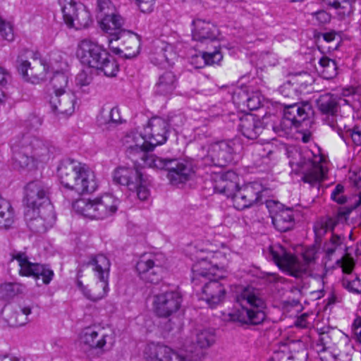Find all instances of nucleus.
Returning a JSON list of instances; mask_svg holds the SVG:
<instances>
[{
	"label": "nucleus",
	"instance_id": "obj_35",
	"mask_svg": "<svg viewBox=\"0 0 361 361\" xmlns=\"http://www.w3.org/2000/svg\"><path fill=\"white\" fill-rule=\"evenodd\" d=\"M176 59L177 54L173 47L164 42H161V44L157 47L156 51L152 54L150 58L153 63L163 66H165L166 64L172 66Z\"/></svg>",
	"mask_w": 361,
	"mask_h": 361
},
{
	"label": "nucleus",
	"instance_id": "obj_8",
	"mask_svg": "<svg viewBox=\"0 0 361 361\" xmlns=\"http://www.w3.org/2000/svg\"><path fill=\"white\" fill-rule=\"evenodd\" d=\"M269 254L281 269L292 276L299 278L307 272L308 265L314 262L317 252L314 247L307 248L302 254L305 264L300 262L294 255L279 245L270 246Z\"/></svg>",
	"mask_w": 361,
	"mask_h": 361
},
{
	"label": "nucleus",
	"instance_id": "obj_9",
	"mask_svg": "<svg viewBox=\"0 0 361 361\" xmlns=\"http://www.w3.org/2000/svg\"><path fill=\"white\" fill-rule=\"evenodd\" d=\"M80 345L90 360L99 358L111 350L115 339L113 334H108L98 326H87L79 334Z\"/></svg>",
	"mask_w": 361,
	"mask_h": 361
},
{
	"label": "nucleus",
	"instance_id": "obj_13",
	"mask_svg": "<svg viewBox=\"0 0 361 361\" xmlns=\"http://www.w3.org/2000/svg\"><path fill=\"white\" fill-rule=\"evenodd\" d=\"M11 262L15 260L18 262L20 276L33 277L35 279L41 277L46 285L53 279L54 271L48 265L31 262L25 252L15 250L11 252Z\"/></svg>",
	"mask_w": 361,
	"mask_h": 361
},
{
	"label": "nucleus",
	"instance_id": "obj_22",
	"mask_svg": "<svg viewBox=\"0 0 361 361\" xmlns=\"http://www.w3.org/2000/svg\"><path fill=\"white\" fill-rule=\"evenodd\" d=\"M264 187L257 182H252L240 188L233 197V206L238 210H243L259 202Z\"/></svg>",
	"mask_w": 361,
	"mask_h": 361
},
{
	"label": "nucleus",
	"instance_id": "obj_58",
	"mask_svg": "<svg viewBox=\"0 0 361 361\" xmlns=\"http://www.w3.org/2000/svg\"><path fill=\"white\" fill-rule=\"evenodd\" d=\"M11 76L9 72L0 66V86L2 87H5L8 82L11 81Z\"/></svg>",
	"mask_w": 361,
	"mask_h": 361
},
{
	"label": "nucleus",
	"instance_id": "obj_5",
	"mask_svg": "<svg viewBox=\"0 0 361 361\" xmlns=\"http://www.w3.org/2000/svg\"><path fill=\"white\" fill-rule=\"evenodd\" d=\"M169 134V123L166 120L152 118L142 134L133 133L126 136V143L128 154L142 151V149L153 150L157 145L166 142Z\"/></svg>",
	"mask_w": 361,
	"mask_h": 361
},
{
	"label": "nucleus",
	"instance_id": "obj_11",
	"mask_svg": "<svg viewBox=\"0 0 361 361\" xmlns=\"http://www.w3.org/2000/svg\"><path fill=\"white\" fill-rule=\"evenodd\" d=\"M88 265L92 267V269L99 281L92 289H87L80 281H77V286L87 298L97 301L103 298L109 290L111 263L105 255H97L91 258Z\"/></svg>",
	"mask_w": 361,
	"mask_h": 361
},
{
	"label": "nucleus",
	"instance_id": "obj_27",
	"mask_svg": "<svg viewBox=\"0 0 361 361\" xmlns=\"http://www.w3.org/2000/svg\"><path fill=\"white\" fill-rule=\"evenodd\" d=\"M179 76L171 70L161 73L153 87L155 96L168 98L171 97L178 86Z\"/></svg>",
	"mask_w": 361,
	"mask_h": 361
},
{
	"label": "nucleus",
	"instance_id": "obj_56",
	"mask_svg": "<svg viewBox=\"0 0 361 361\" xmlns=\"http://www.w3.org/2000/svg\"><path fill=\"white\" fill-rule=\"evenodd\" d=\"M136 4L142 13L152 11L155 0H135Z\"/></svg>",
	"mask_w": 361,
	"mask_h": 361
},
{
	"label": "nucleus",
	"instance_id": "obj_45",
	"mask_svg": "<svg viewBox=\"0 0 361 361\" xmlns=\"http://www.w3.org/2000/svg\"><path fill=\"white\" fill-rule=\"evenodd\" d=\"M343 350L339 352H329L326 355H321L320 359L322 361H351L352 356L348 352L350 348L349 345H345L343 346Z\"/></svg>",
	"mask_w": 361,
	"mask_h": 361
},
{
	"label": "nucleus",
	"instance_id": "obj_41",
	"mask_svg": "<svg viewBox=\"0 0 361 361\" xmlns=\"http://www.w3.org/2000/svg\"><path fill=\"white\" fill-rule=\"evenodd\" d=\"M68 76L63 72H56L51 79L54 94L68 92Z\"/></svg>",
	"mask_w": 361,
	"mask_h": 361
},
{
	"label": "nucleus",
	"instance_id": "obj_29",
	"mask_svg": "<svg viewBox=\"0 0 361 361\" xmlns=\"http://www.w3.org/2000/svg\"><path fill=\"white\" fill-rule=\"evenodd\" d=\"M351 211V209L341 207L334 215L321 219L314 227L316 235L322 237L328 231H333L337 225L347 221Z\"/></svg>",
	"mask_w": 361,
	"mask_h": 361
},
{
	"label": "nucleus",
	"instance_id": "obj_26",
	"mask_svg": "<svg viewBox=\"0 0 361 361\" xmlns=\"http://www.w3.org/2000/svg\"><path fill=\"white\" fill-rule=\"evenodd\" d=\"M18 63V71L25 81L37 84L46 79L48 66L42 60L34 59L32 63L27 60H20Z\"/></svg>",
	"mask_w": 361,
	"mask_h": 361
},
{
	"label": "nucleus",
	"instance_id": "obj_39",
	"mask_svg": "<svg viewBox=\"0 0 361 361\" xmlns=\"http://www.w3.org/2000/svg\"><path fill=\"white\" fill-rule=\"evenodd\" d=\"M223 59L219 51L213 52H203L201 55H196L192 58L191 63L197 68L204 67L206 65H213L219 63Z\"/></svg>",
	"mask_w": 361,
	"mask_h": 361
},
{
	"label": "nucleus",
	"instance_id": "obj_43",
	"mask_svg": "<svg viewBox=\"0 0 361 361\" xmlns=\"http://www.w3.org/2000/svg\"><path fill=\"white\" fill-rule=\"evenodd\" d=\"M319 63L322 68V73L324 78L331 79L336 75L337 65L334 60L323 56L320 59Z\"/></svg>",
	"mask_w": 361,
	"mask_h": 361
},
{
	"label": "nucleus",
	"instance_id": "obj_48",
	"mask_svg": "<svg viewBox=\"0 0 361 361\" xmlns=\"http://www.w3.org/2000/svg\"><path fill=\"white\" fill-rule=\"evenodd\" d=\"M342 286L344 288L353 294L361 293V281L357 276L355 278L351 276L344 277L342 279Z\"/></svg>",
	"mask_w": 361,
	"mask_h": 361
},
{
	"label": "nucleus",
	"instance_id": "obj_47",
	"mask_svg": "<svg viewBox=\"0 0 361 361\" xmlns=\"http://www.w3.org/2000/svg\"><path fill=\"white\" fill-rule=\"evenodd\" d=\"M345 125L341 124V133L338 134L345 141L350 137L356 145H361V130L357 127L345 129Z\"/></svg>",
	"mask_w": 361,
	"mask_h": 361
},
{
	"label": "nucleus",
	"instance_id": "obj_54",
	"mask_svg": "<svg viewBox=\"0 0 361 361\" xmlns=\"http://www.w3.org/2000/svg\"><path fill=\"white\" fill-rule=\"evenodd\" d=\"M344 187L338 184L331 192V198L340 204H343L347 202V197L343 195Z\"/></svg>",
	"mask_w": 361,
	"mask_h": 361
},
{
	"label": "nucleus",
	"instance_id": "obj_51",
	"mask_svg": "<svg viewBox=\"0 0 361 361\" xmlns=\"http://www.w3.org/2000/svg\"><path fill=\"white\" fill-rule=\"evenodd\" d=\"M336 2L332 8L337 10V14L343 18L353 12V5L350 0H335Z\"/></svg>",
	"mask_w": 361,
	"mask_h": 361
},
{
	"label": "nucleus",
	"instance_id": "obj_16",
	"mask_svg": "<svg viewBox=\"0 0 361 361\" xmlns=\"http://www.w3.org/2000/svg\"><path fill=\"white\" fill-rule=\"evenodd\" d=\"M310 109L311 106L308 102L295 103L286 106L280 124L274 126V130L282 136L284 133H287L292 126L298 127L308 117Z\"/></svg>",
	"mask_w": 361,
	"mask_h": 361
},
{
	"label": "nucleus",
	"instance_id": "obj_32",
	"mask_svg": "<svg viewBox=\"0 0 361 361\" xmlns=\"http://www.w3.org/2000/svg\"><path fill=\"white\" fill-rule=\"evenodd\" d=\"M237 180L238 176L235 172L227 171L215 181L214 190L218 193L231 197L233 200V197L239 189Z\"/></svg>",
	"mask_w": 361,
	"mask_h": 361
},
{
	"label": "nucleus",
	"instance_id": "obj_38",
	"mask_svg": "<svg viewBox=\"0 0 361 361\" xmlns=\"http://www.w3.org/2000/svg\"><path fill=\"white\" fill-rule=\"evenodd\" d=\"M13 209L8 201L0 197V229H8L14 223Z\"/></svg>",
	"mask_w": 361,
	"mask_h": 361
},
{
	"label": "nucleus",
	"instance_id": "obj_19",
	"mask_svg": "<svg viewBox=\"0 0 361 361\" xmlns=\"http://www.w3.org/2000/svg\"><path fill=\"white\" fill-rule=\"evenodd\" d=\"M266 205L276 229L280 232H286L294 227L295 215L298 213L293 208L285 207L281 203L274 200L267 201Z\"/></svg>",
	"mask_w": 361,
	"mask_h": 361
},
{
	"label": "nucleus",
	"instance_id": "obj_28",
	"mask_svg": "<svg viewBox=\"0 0 361 361\" xmlns=\"http://www.w3.org/2000/svg\"><path fill=\"white\" fill-rule=\"evenodd\" d=\"M77 102L75 94L68 91L54 94L50 99V106L54 113L66 116L72 115Z\"/></svg>",
	"mask_w": 361,
	"mask_h": 361
},
{
	"label": "nucleus",
	"instance_id": "obj_23",
	"mask_svg": "<svg viewBox=\"0 0 361 361\" xmlns=\"http://www.w3.org/2000/svg\"><path fill=\"white\" fill-rule=\"evenodd\" d=\"M182 302V297L178 291H166L154 297L153 307L159 317H168L176 312Z\"/></svg>",
	"mask_w": 361,
	"mask_h": 361
},
{
	"label": "nucleus",
	"instance_id": "obj_64",
	"mask_svg": "<svg viewBox=\"0 0 361 361\" xmlns=\"http://www.w3.org/2000/svg\"><path fill=\"white\" fill-rule=\"evenodd\" d=\"M336 33L334 31L329 32L322 34L324 39L327 42L334 41L336 38Z\"/></svg>",
	"mask_w": 361,
	"mask_h": 361
},
{
	"label": "nucleus",
	"instance_id": "obj_2",
	"mask_svg": "<svg viewBox=\"0 0 361 361\" xmlns=\"http://www.w3.org/2000/svg\"><path fill=\"white\" fill-rule=\"evenodd\" d=\"M289 164L297 173H301L302 180L312 188L319 189L327 177V169L324 166V158L308 149L292 147L288 149Z\"/></svg>",
	"mask_w": 361,
	"mask_h": 361
},
{
	"label": "nucleus",
	"instance_id": "obj_17",
	"mask_svg": "<svg viewBox=\"0 0 361 361\" xmlns=\"http://www.w3.org/2000/svg\"><path fill=\"white\" fill-rule=\"evenodd\" d=\"M25 218L28 228L34 233H43L55 222L54 207L48 204L39 209H26Z\"/></svg>",
	"mask_w": 361,
	"mask_h": 361
},
{
	"label": "nucleus",
	"instance_id": "obj_4",
	"mask_svg": "<svg viewBox=\"0 0 361 361\" xmlns=\"http://www.w3.org/2000/svg\"><path fill=\"white\" fill-rule=\"evenodd\" d=\"M236 307L228 314L229 320L242 324L257 325L266 318V302L259 291L252 288H245L237 296Z\"/></svg>",
	"mask_w": 361,
	"mask_h": 361
},
{
	"label": "nucleus",
	"instance_id": "obj_31",
	"mask_svg": "<svg viewBox=\"0 0 361 361\" xmlns=\"http://www.w3.org/2000/svg\"><path fill=\"white\" fill-rule=\"evenodd\" d=\"M123 24L124 19L116 12L102 17L99 20L101 29L109 35L108 41L112 39V42L126 30L123 29Z\"/></svg>",
	"mask_w": 361,
	"mask_h": 361
},
{
	"label": "nucleus",
	"instance_id": "obj_10",
	"mask_svg": "<svg viewBox=\"0 0 361 361\" xmlns=\"http://www.w3.org/2000/svg\"><path fill=\"white\" fill-rule=\"evenodd\" d=\"M119 202L114 195L105 194L93 200H77L73 203V208L85 217L102 220L114 215L118 210Z\"/></svg>",
	"mask_w": 361,
	"mask_h": 361
},
{
	"label": "nucleus",
	"instance_id": "obj_63",
	"mask_svg": "<svg viewBox=\"0 0 361 361\" xmlns=\"http://www.w3.org/2000/svg\"><path fill=\"white\" fill-rule=\"evenodd\" d=\"M110 120L116 123L119 120L118 109L117 108H112L110 111Z\"/></svg>",
	"mask_w": 361,
	"mask_h": 361
},
{
	"label": "nucleus",
	"instance_id": "obj_57",
	"mask_svg": "<svg viewBox=\"0 0 361 361\" xmlns=\"http://www.w3.org/2000/svg\"><path fill=\"white\" fill-rule=\"evenodd\" d=\"M312 15L314 16L319 25L326 24L331 20V15L323 10L317 11L312 13Z\"/></svg>",
	"mask_w": 361,
	"mask_h": 361
},
{
	"label": "nucleus",
	"instance_id": "obj_3",
	"mask_svg": "<svg viewBox=\"0 0 361 361\" xmlns=\"http://www.w3.org/2000/svg\"><path fill=\"white\" fill-rule=\"evenodd\" d=\"M58 176L64 188L74 191L78 195L92 193L97 188L94 172L77 161H63L58 167Z\"/></svg>",
	"mask_w": 361,
	"mask_h": 361
},
{
	"label": "nucleus",
	"instance_id": "obj_34",
	"mask_svg": "<svg viewBox=\"0 0 361 361\" xmlns=\"http://www.w3.org/2000/svg\"><path fill=\"white\" fill-rule=\"evenodd\" d=\"M192 39L202 42L206 39L214 40L216 38L217 29L209 21L196 19L192 21Z\"/></svg>",
	"mask_w": 361,
	"mask_h": 361
},
{
	"label": "nucleus",
	"instance_id": "obj_52",
	"mask_svg": "<svg viewBox=\"0 0 361 361\" xmlns=\"http://www.w3.org/2000/svg\"><path fill=\"white\" fill-rule=\"evenodd\" d=\"M97 6L99 11L98 14L99 19L116 12L115 7L109 0H97Z\"/></svg>",
	"mask_w": 361,
	"mask_h": 361
},
{
	"label": "nucleus",
	"instance_id": "obj_18",
	"mask_svg": "<svg viewBox=\"0 0 361 361\" xmlns=\"http://www.w3.org/2000/svg\"><path fill=\"white\" fill-rule=\"evenodd\" d=\"M238 145L234 140H222L212 144L204 161L207 164L224 167L232 161Z\"/></svg>",
	"mask_w": 361,
	"mask_h": 361
},
{
	"label": "nucleus",
	"instance_id": "obj_44",
	"mask_svg": "<svg viewBox=\"0 0 361 361\" xmlns=\"http://www.w3.org/2000/svg\"><path fill=\"white\" fill-rule=\"evenodd\" d=\"M334 343L329 332H321L319 334V338L316 345L317 351L319 356L322 353H327L333 348Z\"/></svg>",
	"mask_w": 361,
	"mask_h": 361
},
{
	"label": "nucleus",
	"instance_id": "obj_60",
	"mask_svg": "<svg viewBox=\"0 0 361 361\" xmlns=\"http://www.w3.org/2000/svg\"><path fill=\"white\" fill-rule=\"evenodd\" d=\"M303 78H310V75L307 73L303 75H300L299 77L295 79V83L300 85V88L306 87L307 85L308 81L307 80H303Z\"/></svg>",
	"mask_w": 361,
	"mask_h": 361
},
{
	"label": "nucleus",
	"instance_id": "obj_62",
	"mask_svg": "<svg viewBox=\"0 0 361 361\" xmlns=\"http://www.w3.org/2000/svg\"><path fill=\"white\" fill-rule=\"evenodd\" d=\"M268 280L271 282H281L283 283L285 279L281 276H279L278 274L274 273H268Z\"/></svg>",
	"mask_w": 361,
	"mask_h": 361
},
{
	"label": "nucleus",
	"instance_id": "obj_1",
	"mask_svg": "<svg viewBox=\"0 0 361 361\" xmlns=\"http://www.w3.org/2000/svg\"><path fill=\"white\" fill-rule=\"evenodd\" d=\"M11 149L13 166L18 169L46 163L56 152L55 147L49 141L30 134L15 138L11 143Z\"/></svg>",
	"mask_w": 361,
	"mask_h": 361
},
{
	"label": "nucleus",
	"instance_id": "obj_24",
	"mask_svg": "<svg viewBox=\"0 0 361 361\" xmlns=\"http://www.w3.org/2000/svg\"><path fill=\"white\" fill-rule=\"evenodd\" d=\"M216 333L213 329H203L197 331L194 338L186 341L184 343L185 350L191 353V355L186 357H198L197 354H199L202 360L204 355L202 350L212 346L216 342Z\"/></svg>",
	"mask_w": 361,
	"mask_h": 361
},
{
	"label": "nucleus",
	"instance_id": "obj_33",
	"mask_svg": "<svg viewBox=\"0 0 361 361\" xmlns=\"http://www.w3.org/2000/svg\"><path fill=\"white\" fill-rule=\"evenodd\" d=\"M238 128L245 137L255 140L262 133L264 126L258 117L247 114L240 118Z\"/></svg>",
	"mask_w": 361,
	"mask_h": 361
},
{
	"label": "nucleus",
	"instance_id": "obj_40",
	"mask_svg": "<svg viewBox=\"0 0 361 361\" xmlns=\"http://www.w3.org/2000/svg\"><path fill=\"white\" fill-rule=\"evenodd\" d=\"M31 312L32 310L30 307H20L18 311H16L11 315L8 323L14 327L23 326L28 322V316Z\"/></svg>",
	"mask_w": 361,
	"mask_h": 361
},
{
	"label": "nucleus",
	"instance_id": "obj_30",
	"mask_svg": "<svg viewBox=\"0 0 361 361\" xmlns=\"http://www.w3.org/2000/svg\"><path fill=\"white\" fill-rule=\"evenodd\" d=\"M226 290L224 286L216 280H211L202 288V299L214 308L223 302L225 299Z\"/></svg>",
	"mask_w": 361,
	"mask_h": 361
},
{
	"label": "nucleus",
	"instance_id": "obj_7",
	"mask_svg": "<svg viewBox=\"0 0 361 361\" xmlns=\"http://www.w3.org/2000/svg\"><path fill=\"white\" fill-rule=\"evenodd\" d=\"M77 56L82 63L102 71L108 77L115 76L118 71L114 58L102 46L90 39H85L78 43Z\"/></svg>",
	"mask_w": 361,
	"mask_h": 361
},
{
	"label": "nucleus",
	"instance_id": "obj_14",
	"mask_svg": "<svg viewBox=\"0 0 361 361\" xmlns=\"http://www.w3.org/2000/svg\"><path fill=\"white\" fill-rule=\"evenodd\" d=\"M65 23L69 28L80 30L91 23V16L85 7L74 0H59Z\"/></svg>",
	"mask_w": 361,
	"mask_h": 361
},
{
	"label": "nucleus",
	"instance_id": "obj_36",
	"mask_svg": "<svg viewBox=\"0 0 361 361\" xmlns=\"http://www.w3.org/2000/svg\"><path fill=\"white\" fill-rule=\"evenodd\" d=\"M173 354L171 348L161 344L151 343L145 350L147 361H171Z\"/></svg>",
	"mask_w": 361,
	"mask_h": 361
},
{
	"label": "nucleus",
	"instance_id": "obj_12",
	"mask_svg": "<svg viewBox=\"0 0 361 361\" xmlns=\"http://www.w3.org/2000/svg\"><path fill=\"white\" fill-rule=\"evenodd\" d=\"M114 180L130 190L135 191L138 199L145 200L149 195L148 177L140 169L120 166L114 173Z\"/></svg>",
	"mask_w": 361,
	"mask_h": 361
},
{
	"label": "nucleus",
	"instance_id": "obj_59",
	"mask_svg": "<svg viewBox=\"0 0 361 361\" xmlns=\"http://www.w3.org/2000/svg\"><path fill=\"white\" fill-rule=\"evenodd\" d=\"M307 317H308V315L307 314H302V315H300V317H298L295 322V325L297 326V327H299V328H306L307 327V325H308V322H307Z\"/></svg>",
	"mask_w": 361,
	"mask_h": 361
},
{
	"label": "nucleus",
	"instance_id": "obj_25",
	"mask_svg": "<svg viewBox=\"0 0 361 361\" xmlns=\"http://www.w3.org/2000/svg\"><path fill=\"white\" fill-rule=\"evenodd\" d=\"M136 270L142 281L157 283L161 279L162 265L157 256L144 255L137 262Z\"/></svg>",
	"mask_w": 361,
	"mask_h": 361
},
{
	"label": "nucleus",
	"instance_id": "obj_49",
	"mask_svg": "<svg viewBox=\"0 0 361 361\" xmlns=\"http://www.w3.org/2000/svg\"><path fill=\"white\" fill-rule=\"evenodd\" d=\"M238 95H241L242 101L240 102L243 104H246L247 108L251 110H256L261 106V100L258 94H253L248 96L243 91H240L238 93Z\"/></svg>",
	"mask_w": 361,
	"mask_h": 361
},
{
	"label": "nucleus",
	"instance_id": "obj_21",
	"mask_svg": "<svg viewBox=\"0 0 361 361\" xmlns=\"http://www.w3.org/2000/svg\"><path fill=\"white\" fill-rule=\"evenodd\" d=\"M109 48L116 54L130 59L139 54L140 39L139 36L129 30L123 31L118 39L109 40Z\"/></svg>",
	"mask_w": 361,
	"mask_h": 361
},
{
	"label": "nucleus",
	"instance_id": "obj_37",
	"mask_svg": "<svg viewBox=\"0 0 361 361\" xmlns=\"http://www.w3.org/2000/svg\"><path fill=\"white\" fill-rule=\"evenodd\" d=\"M344 240L345 237L343 235L332 233L330 239L325 242L323 245V251L324 252V260L325 264L333 260L336 252L342 250Z\"/></svg>",
	"mask_w": 361,
	"mask_h": 361
},
{
	"label": "nucleus",
	"instance_id": "obj_20",
	"mask_svg": "<svg viewBox=\"0 0 361 361\" xmlns=\"http://www.w3.org/2000/svg\"><path fill=\"white\" fill-rule=\"evenodd\" d=\"M49 188L41 180L29 182L24 187L23 202L27 209H39L49 202Z\"/></svg>",
	"mask_w": 361,
	"mask_h": 361
},
{
	"label": "nucleus",
	"instance_id": "obj_61",
	"mask_svg": "<svg viewBox=\"0 0 361 361\" xmlns=\"http://www.w3.org/2000/svg\"><path fill=\"white\" fill-rule=\"evenodd\" d=\"M355 326V334L361 343V317L357 318L353 324Z\"/></svg>",
	"mask_w": 361,
	"mask_h": 361
},
{
	"label": "nucleus",
	"instance_id": "obj_42",
	"mask_svg": "<svg viewBox=\"0 0 361 361\" xmlns=\"http://www.w3.org/2000/svg\"><path fill=\"white\" fill-rule=\"evenodd\" d=\"M24 290L25 286L20 283H4L0 286V298L4 300H8L18 294L22 293Z\"/></svg>",
	"mask_w": 361,
	"mask_h": 361
},
{
	"label": "nucleus",
	"instance_id": "obj_50",
	"mask_svg": "<svg viewBox=\"0 0 361 361\" xmlns=\"http://www.w3.org/2000/svg\"><path fill=\"white\" fill-rule=\"evenodd\" d=\"M0 37L8 42L14 39V31L12 23L0 17Z\"/></svg>",
	"mask_w": 361,
	"mask_h": 361
},
{
	"label": "nucleus",
	"instance_id": "obj_53",
	"mask_svg": "<svg viewBox=\"0 0 361 361\" xmlns=\"http://www.w3.org/2000/svg\"><path fill=\"white\" fill-rule=\"evenodd\" d=\"M337 263L341 264L343 271L345 274H350L354 269L355 262L353 257L345 254L340 258L336 259Z\"/></svg>",
	"mask_w": 361,
	"mask_h": 361
},
{
	"label": "nucleus",
	"instance_id": "obj_6",
	"mask_svg": "<svg viewBox=\"0 0 361 361\" xmlns=\"http://www.w3.org/2000/svg\"><path fill=\"white\" fill-rule=\"evenodd\" d=\"M152 151L142 149V151L129 155L137 154L144 164L148 167L167 170L168 178L173 185L185 183L194 173V167L191 161L184 159H163L155 154H148Z\"/></svg>",
	"mask_w": 361,
	"mask_h": 361
},
{
	"label": "nucleus",
	"instance_id": "obj_15",
	"mask_svg": "<svg viewBox=\"0 0 361 361\" xmlns=\"http://www.w3.org/2000/svg\"><path fill=\"white\" fill-rule=\"evenodd\" d=\"M316 105L323 121L333 130H336L338 134H341L343 118L341 116L339 119L338 118L339 110L338 96L331 93L321 94L316 99Z\"/></svg>",
	"mask_w": 361,
	"mask_h": 361
},
{
	"label": "nucleus",
	"instance_id": "obj_46",
	"mask_svg": "<svg viewBox=\"0 0 361 361\" xmlns=\"http://www.w3.org/2000/svg\"><path fill=\"white\" fill-rule=\"evenodd\" d=\"M194 277L199 278H209L210 276L213 275L211 271L209 264L204 259H202L195 264L192 267Z\"/></svg>",
	"mask_w": 361,
	"mask_h": 361
},
{
	"label": "nucleus",
	"instance_id": "obj_55",
	"mask_svg": "<svg viewBox=\"0 0 361 361\" xmlns=\"http://www.w3.org/2000/svg\"><path fill=\"white\" fill-rule=\"evenodd\" d=\"M92 76L85 71H80L75 78V82L77 85L80 87L87 86L92 82Z\"/></svg>",
	"mask_w": 361,
	"mask_h": 361
}]
</instances>
